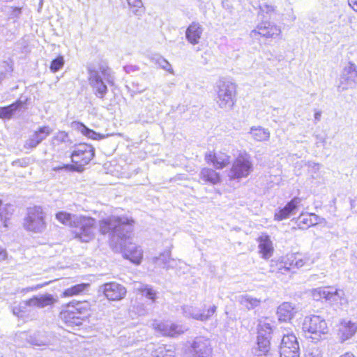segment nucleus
I'll return each mask as SVG.
<instances>
[{
  "label": "nucleus",
  "instance_id": "f257e3e1",
  "mask_svg": "<svg viewBox=\"0 0 357 357\" xmlns=\"http://www.w3.org/2000/svg\"><path fill=\"white\" fill-rule=\"evenodd\" d=\"M134 220L126 216L111 215L99 222L102 234H108L112 245L120 248L124 257L132 262L139 264L142 258V250L135 244H126L133 229Z\"/></svg>",
  "mask_w": 357,
  "mask_h": 357
},
{
  "label": "nucleus",
  "instance_id": "f03ea898",
  "mask_svg": "<svg viewBox=\"0 0 357 357\" xmlns=\"http://www.w3.org/2000/svg\"><path fill=\"white\" fill-rule=\"evenodd\" d=\"M56 220L64 225L74 228L73 233L82 242H89L94 236L95 219L72 215L67 212H59L56 214Z\"/></svg>",
  "mask_w": 357,
  "mask_h": 357
},
{
  "label": "nucleus",
  "instance_id": "7ed1b4c3",
  "mask_svg": "<svg viewBox=\"0 0 357 357\" xmlns=\"http://www.w3.org/2000/svg\"><path fill=\"white\" fill-rule=\"evenodd\" d=\"M94 156V149L88 144H79L75 146L71 154L72 161L76 165H63L54 166L52 171L56 172L54 176H70L74 172H81L83 166L87 165Z\"/></svg>",
  "mask_w": 357,
  "mask_h": 357
},
{
  "label": "nucleus",
  "instance_id": "20e7f679",
  "mask_svg": "<svg viewBox=\"0 0 357 357\" xmlns=\"http://www.w3.org/2000/svg\"><path fill=\"white\" fill-rule=\"evenodd\" d=\"M114 76L111 70L104 66L88 68V81L93 92L98 98L103 99L108 89L107 84H114Z\"/></svg>",
  "mask_w": 357,
  "mask_h": 357
},
{
  "label": "nucleus",
  "instance_id": "39448f33",
  "mask_svg": "<svg viewBox=\"0 0 357 357\" xmlns=\"http://www.w3.org/2000/svg\"><path fill=\"white\" fill-rule=\"evenodd\" d=\"M89 310L90 306L87 301L71 302L61 312L60 317L69 326H80L89 315Z\"/></svg>",
  "mask_w": 357,
  "mask_h": 357
},
{
  "label": "nucleus",
  "instance_id": "423d86ee",
  "mask_svg": "<svg viewBox=\"0 0 357 357\" xmlns=\"http://www.w3.org/2000/svg\"><path fill=\"white\" fill-rule=\"evenodd\" d=\"M215 102L218 107L225 110H230L236 102V85L235 83L220 79L216 84Z\"/></svg>",
  "mask_w": 357,
  "mask_h": 357
},
{
  "label": "nucleus",
  "instance_id": "0eeeda50",
  "mask_svg": "<svg viewBox=\"0 0 357 357\" xmlns=\"http://www.w3.org/2000/svg\"><path fill=\"white\" fill-rule=\"evenodd\" d=\"M23 226L28 231L36 234L43 233L47 227L45 213L43 208L37 206L28 208Z\"/></svg>",
  "mask_w": 357,
  "mask_h": 357
},
{
  "label": "nucleus",
  "instance_id": "6e6552de",
  "mask_svg": "<svg viewBox=\"0 0 357 357\" xmlns=\"http://www.w3.org/2000/svg\"><path fill=\"white\" fill-rule=\"evenodd\" d=\"M302 328L305 333L307 332L314 335V336L310 337L314 340H319L321 335L328 333V326L325 319L317 315L306 317L303 322Z\"/></svg>",
  "mask_w": 357,
  "mask_h": 357
},
{
  "label": "nucleus",
  "instance_id": "1a4fd4ad",
  "mask_svg": "<svg viewBox=\"0 0 357 357\" xmlns=\"http://www.w3.org/2000/svg\"><path fill=\"white\" fill-rule=\"evenodd\" d=\"M280 357H300V348L294 333L284 335L280 347Z\"/></svg>",
  "mask_w": 357,
  "mask_h": 357
},
{
  "label": "nucleus",
  "instance_id": "9d476101",
  "mask_svg": "<svg viewBox=\"0 0 357 357\" xmlns=\"http://www.w3.org/2000/svg\"><path fill=\"white\" fill-rule=\"evenodd\" d=\"M217 307L215 305L208 308L198 307L192 305H184L182 307L183 314L185 317L192 318L201 321H206L215 312Z\"/></svg>",
  "mask_w": 357,
  "mask_h": 357
},
{
  "label": "nucleus",
  "instance_id": "9b49d317",
  "mask_svg": "<svg viewBox=\"0 0 357 357\" xmlns=\"http://www.w3.org/2000/svg\"><path fill=\"white\" fill-rule=\"evenodd\" d=\"M282 31L280 26L270 22H262L257 24L256 28L250 31L252 38L257 35L266 38H276L281 36Z\"/></svg>",
  "mask_w": 357,
  "mask_h": 357
},
{
  "label": "nucleus",
  "instance_id": "f8f14e48",
  "mask_svg": "<svg viewBox=\"0 0 357 357\" xmlns=\"http://www.w3.org/2000/svg\"><path fill=\"white\" fill-rule=\"evenodd\" d=\"M100 289L109 301H120L127 293L126 287L116 282L105 283L101 285Z\"/></svg>",
  "mask_w": 357,
  "mask_h": 357
},
{
  "label": "nucleus",
  "instance_id": "ddd939ff",
  "mask_svg": "<svg viewBox=\"0 0 357 357\" xmlns=\"http://www.w3.org/2000/svg\"><path fill=\"white\" fill-rule=\"evenodd\" d=\"M357 83V70L356 66L350 63L346 66L340 75L338 89L345 91L349 88H353Z\"/></svg>",
  "mask_w": 357,
  "mask_h": 357
},
{
  "label": "nucleus",
  "instance_id": "4468645a",
  "mask_svg": "<svg viewBox=\"0 0 357 357\" xmlns=\"http://www.w3.org/2000/svg\"><path fill=\"white\" fill-rule=\"evenodd\" d=\"M252 167L247 155H240L234 162L231 173V178H241L248 176Z\"/></svg>",
  "mask_w": 357,
  "mask_h": 357
},
{
  "label": "nucleus",
  "instance_id": "2eb2a0df",
  "mask_svg": "<svg viewBox=\"0 0 357 357\" xmlns=\"http://www.w3.org/2000/svg\"><path fill=\"white\" fill-rule=\"evenodd\" d=\"M192 357H211L212 347L209 339L197 337L191 344Z\"/></svg>",
  "mask_w": 357,
  "mask_h": 357
},
{
  "label": "nucleus",
  "instance_id": "dca6fc26",
  "mask_svg": "<svg viewBox=\"0 0 357 357\" xmlns=\"http://www.w3.org/2000/svg\"><path fill=\"white\" fill-rule=\"evenodd\" d=\"M56 299L50 294H40L35 296L29 300L24 301L22 307H35L43 308L52 305Z\"/></svg>",
  "mask_w": 357,
  "mask_h": 357
},
{
  "label": "nucleus",
  "instance_id": "f3484780",
  "mask_svg": "<svg viewBox=\"0 0 357 357\" xmlns=\"http://www.w3.org/2000/svg\"><path fill=\"white\" fill-rule=\"evenodd\" d=\"M52 132L49 126L40 127L38 130L31 135L24 144L26 149L36 148L42 141Z\"/></svg>",
  "mask_w": 357,
  "mask_h": 357
},
{
  "label": "nucleus",
  "instance_id": "a211bd4d",
  "mask_svg": "<svg viewBox=\"0 0 357 357\" xmlns=\"http://www.w3.org/2000/svg\"><path fill=\"white\" fill-rule=\"evenodd\" d=\"M357 332V322L349 319H342L339 325L338 336L341 342L351 338Z\"/></svg>",
  "mask_w": 357,
  "mask_h": 357
},
{
  "label": "nucleus",
  "instance_id": "6ab92c4d",
  "mask_svg": "<svg viewBox=\"0 0 357 357\" xmlns=\"http://www.w3.org/2000/svg\"><path fill=\"white\" fill-rule=\"evenodd\" d=\"M298 312L296 305L289 302H283L277 309V315L280 321H288L292 319Z\"/></svg>",
  "mask_w": 357,
  "mask_h": 357
},
{
  "label": "nucleus",
  "instance_id": "aec40b11",
  "mask_svg": "<svg viewBox=\"0 0 357 357\" xmlns=\"http://www.w3.org/2000/svg\"><path fill=\"white\" fill-rule=\"evenodd\" d=\"M205 160L208 163H212L216 169H222L230 162V156L222 152H207Z\"/></svg>",
  "mask_w": 357,
  "mask_h": 357
},
{
  "label": "nucleus",
  "instance_id": "412c9836",
  "mask_svg": "<svg viewBox=\"0 0 357 357\" xmlns=\"http://www.w3.org/2000/svg\"><path fill=\"white\" fill-rule=\"evenodd\" d=\"M301 202V199L299 197H294L286 206L278 210L275 213L274 219L278 221H280L288 218L291 214L294 213V211L298 208L299 204Z\"/></svg>",
  "mask_w": 357,
  "mask_h": 357
},
{
  "label": "nucleus",
  "instance_id": "4be33fe9",
  "mask_svg": "<svg viewBox=\"0 0 357 357\" xmlns=\"http://www.w3.org/2000/svg\"><path fill=\"white\" fill-rule=\"evenodd\" d=\"M259 253L261 257L265 259H269L273 254L274 248L270 236L267 234H262L258 237Z\"/></svg>",
  "mask_w": 357,
  "mask_h": 357
},
{
  "label": "nucleus",
  "instance_id": "5701e85b",
  "mask_svg": "<svg viewBox=\"0 0 357 357\" xmlns=\"http://www.w3.org/2000/svg\"><path fill=\"white\" fill-rule=\"evenodd\" d=\"M204 28L198 22H192L189 25L185 31V38L192 45H197L202 36Z\"/></svg>",
  "mask_w": 357,
  "mask_h": 357
},
{
  "label": "nucleus",
  "instance_id": "b1692460",
  "mask_svg": "<svg viewBox=\"0 0 357 357\" xmlns=\"http://www.w3.org/2000/svg\"><path fill=\"white\" fill-rule=\"evenodd\" d=\"M152 262L155 265L166 269L172 268L176 265V261L171 258L170 250H165L158 257H153Z\"/></svg>",
  "mask_w": 357,
  "mask_h": 357
},
{
  "label": "nucleus",
  "instance_id": "393cba45",
  "mask_svg": "<svg viewBox=\"0 0 357 357\" xmlns=\"http://www.w3.org/2000/svg\"><path fill=\"white\" fill-rule=\"evenodd\" d=\"M312 297L316 301L321 298H325L326 301H335L336 297H340V296L337 289L320 287L312 291Z\"/></svg>",
  "mask_w": 357,
  "mask_h": 357
},
{
  "label": "nucleus",
  "instance_id": "a878e982",
  "mask_svg": "<svg viewBox=\"0 0 357 357\" xmlns=\"http://www.w3.org/2000/svg\"><path fill=\"white\" fill-rule=\"evenodd\" d=\"M248 133L256 142H266L271 137L269 130L261 126L251 127Z\"/></svg>",
  "mask_w": 357,
  "mask_h": 357
},
{
  "label": "nucleus",
  "instance_id": "bb28decb",
  "mask_svg": "<svg viewBox=\"0 0 357 357\" xmlns=\"http://www.w3.org/2000/svg\"><path fill=\"white\" fill-rule=\"evenodd\" d=\"M135 289L142 296L150 300L151 303H155L158 298V292L150 285L137 282L135 284Z\"/></svg>",
  "mask_w": 357,
  "mask_h": 357
},
{
  "label": "nucleus",
  "instance_id": "cd10ccee",
  "mask_svg": "<svg viewBox=\"0 0 357 357\" xmlns=\"http://www.w3.org/2000/svg\"><path fill=\"white\" fill-rule=\"evenodd\" d=\"M292 264H289L284 259L280 261L272 260L270 265V271L278 275H285L290 272Z\"/></svg>",
  "mask_w": 357,
  "mask_h": 357
},
{
  "label": "nucleus",
  "instance_id": "c85d7f7f",
  "mask_svg": "<svg viewBox=\"0 0 357 357\" xmlns=\"http://www.w3.org/2000/svg\"><path fill=\"white\" fill-rule=\"evenodd\" d=\"M270 349V337L257 335V346L252 349V354L257 356L265 355Z\"/></svg>",
  "mask_w": 357,
  "mask_h": 357
},
{
  "label": "nucleus",
  "instance_id": "c756f323",
  "mask_svg": "<svg viewBox=\"0 0 357 357\" xmlns=\"http://www.w3.org/2000/svg\"><path fill=\"white\" fill-rule=\"evenodd\" d=\"M319 218L314 213H302L298 218V225L301 229H306L317 225Z\"/></svg>",
  "mask_w": 357,
  "mask_h": 357
},
{
  "label": "nucleus",
  "instance_id": "7c9ffc66",
  "mask_svg": "<svg viewBox=\"0 0 357 357\" xmlns=\"http://www.w3.org/2000/svg\"><path fill=\"white\" fill-rule=\"evenodd\" d=\"M272 321L268 318L261 319L258 324V335L259 337H266L271 338L273 332Z\"/></svg>",
  "mask_w": 357,
  "mask_h": 357
},
{
  "label": "nucleus",
  "instance_id": "2f4dec72",
  "mask_svg": "<svg viewBox=\"0 0 357 357\" xmlns=\"http://www.w3.org/2000/svg\"><path fill=\"white\" fill-rule=\"evenodd\" d=\"M74 126L77 130H78L83 135H85L86 137L95 139V140H99L104 139L105 137V135H101L100 133H98L89 128H88L86 126H85L82 123H74Z\"/></svg>",
  "mask_w": 357,
  "mask_h": 357
},
{
  "label": "nucleus",
  "instance_id": "473e14b6",
  "mask_svg": "<svg viewBox=\"0 0 357 357\" xmlns=\"http://www.w3.org/2000/svg\"><path fill=\"white\" fill-rule=\"evenodd\" d=\"M14 212V206L11 204H3L0 201V227L6 226V221L10 219Z\"/></svg>",
  "mask_w": 357,
  "mask_h": 357
},
{
  "label": "nucleus",
  "instance_id": "72a5a7b5",
  "mask_svg": "<svg viewBox=\"0 0 357 357\" xmlns=\"http://www.w3.org/2000/svg\"><path fill=\"white\" fill-rule=\"evenodd\" d=\"M23 105L22 101H17L7 107H0V118L9 119L14 112Z\"/></svg>",
  "mask_w": 357,
  "mask_h": 357
},
{
  "label": "nucleus",
  "instance_id": "f704fd0d",
  "mask_svg": "<svg viewBox=\"0 0 357 357\" xmlns=\"http://www.w3.org/2000/svg\"><path fill=\"white\" fill-rule=\"evenodd\" d=\"M239 303L248 310H252L261 304V300L252 297L248 294L242 295L239 297Z\"/></svg>",
  "mask_w": 357,
  "mask_h": 357
},
{
  "label": "nucleus",
  "instance_id": "c9c22d12",
  "mask_svg": "<svg viewBox=\"0 0 357 357\" xmlns=\"http://www.w3.org/2000/svg\"><path fill=\"white\" fill-rule=\"evenodd\" d=\"M185 331H187V328L182 325L169 322L168 327L167 328V334L165 336L176 337L184 333Z\"/></svg>",
  "mask_w": 357,
  "mask_h": 357
},
{
  "label": "nucleus",
  "instance_id": "e433bc0d",
  "mask_svg": "<svg viewBox=\"0 0 357 357\" xmlns=\"http://www.w3.org/2000/svg\"><path fill=\"white\" fill-rule=\"evenodd\" d=\"M151 59L153 62L159 65V66L163 70L169 72L172 75L174 74L172 65L162 56L156 54L153 56Z\"/></svg>",
  "mask_w": 357,
  "mask_h": 357
},
{
  "label": "nucleus",
  "instance_id": "4c0bfd02",
  "mask_svg": "<svg viewBox=\"0 0 357 357\" xmlns=\"http://www.w3.org/2000/svg\"><path fill=\"white\" fill-rule=\"evenodd\" d=\"M88 284L85 283H81L76 285H74L71 287H69L66 289L63 293V296L68 297V296H73L75 295H77L85 290L86 287L88 286Z\"/></svg>",
  "mask_w": 357,
  "mask_h": 357
},
{
  "label": "nucleus",
  "instance_id": "58836bf2",
  "mask_svg": "<svg viewBox=\"0 0 357 357\" xmlns=\"http://www.w3.org/2000/svg\"><path fill=\"white\" fill-rule=\"evenodd\" d=\"M168 323L169 321H154L152 324V326L156 332L165 336V334H167V328L168 327Z\"/></svg>",
  "mask_w": 357,
  "mask_h": 357
},
{
  "label": "nucleus",
  "instance_id": "ea45409f",
  "mask_svg": "<svg viewBox=\"0 0 357 357\" xmlns=\"http://www.w3.org/2000/svg\"><path fill=\"white\" fill-rule=\"evenodd\" d=\"M64 65V59L62 56H59L54 59L50 64V70L53 73L59 71Z\"/></svg>",
  "mask_w": 357,
  "mask_h": 357
},
{
  "label": "nucleus",
  "instance_id": "a19ab883",
  "mask_svg": "<svg viewBox=\"0 0 357 357\" xmlns=\"http://www.w3.org/2000/svg\"><path fill=\"white\" fill-rule=\"evenodd\" d=\"M128 5L130 7L135 8V10H133L132 12L136 15H140L143 12L142 10H139L143 6V3L142 0H127Z\"/></svg>",
  "mask_w": 357,
  "mask_h": 357
},
{
  "label": "nucleus",
  "instance_id": "79ce46f5",
  "mask_svg": "<svg viewBox=\"0 0 357 357\" xmlns=\"http://www.w3.org/2000/svg\"><path fill=\"white\" fill-rule=\"evenodd\" d=\"M202 178H219L218 174L212 169L204 168L202 169Z\"/></svg>",
  "mask_w": 357,
  "mask_h": 357
},
{
  "label": "nucleus",
  "instance_id": "37998d69",
  "mask_svg": "<svg viewBox=\"0 0 357 357\" xmlns=\"http://www.w3.org/2000/svg\"><path fill=\"white\" fill-rule=\"evenodd\" d=\"M155 352L157 354L155 357H174L173 352L165 350L163 346L159 347L158 350Z\"/></svg>",
  "mask_w": 357,
  "mask_h": 357
},
{
  "label": "nucleus",
  "instance_id": "c03bdc74",
  "mask_svg": "<svg viewBox=\"0 0 357 357\" xmlns=\"http://www.w3.org/2000/svg\"><path fill=\"white\" fill-rule=\"evenodd\" d=\"M68 139V134L64 131L59 132L53 138L54 143L55 142L59 143V142H64Z\"/></svg>",
  "mask_w": 357,
  "mask_h": 357
},
{
  "label": "nucleus",
  "instance_id": "a18cd8bd",
  "mask_svg": "<svg viewBox=\"0 0 357 357\" xmlns=\"http://www.w3.org/2000/svg\"><path fill=\"white\" fill-rule=\"evenodd\" d=\"M316 145L318 147H323L324 148L326 145V136L317 135H316Z\"/></svg>",
  "mask_w": 357,
  "mask_h": 357
},
{
  "label": "nucleus",
  "instance_id": "49530a36",
  "mask_svg": "<svg viewBox=\"0 0 357 357\" xmlns=\"http://www.w3.org/2000/svg\"><path fill=\"white\" fill-rule=\"evenodd\" d=\"M23 301L20 302L18 306H15L13 308V312L15 315L17 317H22L24 314V310H21V307H24V309L27 308V307H22Z\"/></svg>",
  "mask_w": 357,
  "mask_h": 357
},
{
  "label": "nucleus",
  "instance_id": "de8ad7c7",
  "mask_svg": "<svg viewBox=\"0 0 357 357\" xmlns=\"http://www.w3.org/2000/svg\"><path fill=\"white\" fill-rule=\"evenodd\" d=\"M307 261H308V259H297L296 257H295V261H294V260H292V261L291 263V264H292L291 266H295L298 268H301L307 263Z\"/></svg>",
  "mask_w": 357,
  "mask_h": 357
},
{
  "label": "nucleus",
  "instance_id": "09e8293b",
  "mask_svg": "<svg viewBox=\"0 0 357 357\" xmlns=\"http://www.w3.org/2000/svg\"><path fill=\"white\" fill-rule=\"evenodd\" d=\"M304 357H321V355L318 349H311L306 351Z\"/></svg>",
  "mask_w": 357,
  "mask_h": 357
},
{
  "label": "nucleus",
  "instance_id": "8fccbe9b",
  "mask_svg": "<svg viewBox=\"0 0 357 357\" xmlns=\"http://www.w3.org/2000/svg\"><path fill=\"white\" fill-rule=\"evenodd\" d=\"M123 69L125 72L128 74L135 73L139 70V68L137 66L134 65H127L124 66Z\"/></svg>",
  "mask_w": 357,
  "mask_h": 357
},
{
  "label": "nucleus",
  "instance_id": "3c124183",
  "mask_svg": "<svg viewBox=\"0 0 357 357\" xmlns=\"http://www.w3.org/2000/svg\"><path fill=\"white\" fill-rule=\"evenodd\" d=\"M309 167L310 168L311 172H315L319 169L320 165L319 163L310 162Z\"/></svg>",
  "mask_w": 357,
  "mask_h": 357
},
{
  "label": "nucleus",
  "instance_id": "603ef678",
  "mask_svg": "<svg viewBox=\"0 0 357 357\" xmlns=\"http://www.w3.org/2000/svg\"><path fill=\"white\" fill-rule=\"evenodd\" d=\"M12 10L11 17H17L20 14V8H10Z\"/></svg>",
  "mask_w": 357,
  "mask_h": 357
},
{
  "label": "nucleus",
  "instance_id": "864d4df0",
  "mask_svg": "<svg viewBox=\"0 0 357 357\" xmlns=\"http://www.w3.org/2000/svg\"><path fill=\"white\" fill-rule=\"evenodd\" d=\"M348 3L354 11L357 12V0H348Z\"/></svg>",
  "mask_w": 357,
  "mask_h": 357
},
{
  "label": "nucleus",
  "instance_id": "5fc2aeb1",
  "mask_svg": "<svg viewBox=\"0 0 357 357\" xmlns=\"http://www.w3.org/2000/svg\"><path fill=\"white\" fill-rule=\"evenodd\" d=\"M321 112L319 110H317L314 113V123H317L321 120Z\"/></svg>",
  "mask_w": 357,
  "mask_h": 357
},
{
  "label": "nucleus",
  "instance_id": "6e6d98bb",
  "mask_svg": "<svg viewBox=\"0 0 357 357\" xmlns=\"http://www.w3.org/2000/svg\"><path fill=\"white\" fill-rule=\"evenodd\" d=\"M6 257V251L0 246V260H3Z\"/></svg>",
  "mask_w": 357,
  "mask_h": 357
},
{
  "label": "nucleus",
  "instance_id": "4d7b16f0",
  "mask_svg": "<svg viewBox=\"0 0 357 357\" xmlns=\"http://www.w3.org/2000/svg\"><path fill=\"white\" fill-rule=\"evenodd\" d=\"M45 284H37L36 286L35 287H28L26 288V291H34V290H37L41 287H43Z\"/></svg>",
  "mask_w": 357,
  "mask_h": 357
},
{
  "label": "nucleus",
  "instance_id": "13d9d810",
  "mask_svg": "<svg viewBox=\"0 0 357 357\" xmlns=\"http://www.w3.org/2000/svg\"><path fill=\"white\" fill-rule=\"evenodd\" d=\"M340 357H356V356L351 352H347V353L341 355Z\"/></svg>",
  "mask_w": 357,
  "mask_h": 357
},
{
  "label": "nucleus",
  "instance_id": "bf43d9fd",
  "mask_svg": "<svg viewBox=\"0 0 357 357\" xmlns=\"http://www.w3.org/2000/svg\"><path fill=\"white\" fill-rule=\"evenodd\" d=\"M266 7L267 8V13L268 12H274L275 11V8L273 6L266 5Z\"/></svg>",
  "mask_w": 357,
  "mask_h": 357
},
{
  "label": "nucleus",
  "instance_id": "052dcab7",
  "mask_svg": "<svg viewBox=\"0 0 357 357\" xmlns=\"http://www.w3.org/2000/svg\"><path fill=\"white\" fill-rule=\"evenodd\" d=\"M209 181H212L213 184H216L218 183V181H219L220 180L215 179V180H209Z\"/></svg>",
  "mask_w": 357,
  "mask_h": 357
},
{
  "label": "nucleus",
  "instance_id": "680f3d73",
  "mask_svg": "<svg viewBox=\"0 0 357 357\" xmlns=\"http://www.w3.org/2000/svg\"><path fill=\"white\" fill-rule=\"evenodd\" d=\"M21 310H24V313L26 312V308L24 309V307H21Z\"/></svg>",
  "mask_w": 357,
  "mask_h": 357
}]
</instances>
